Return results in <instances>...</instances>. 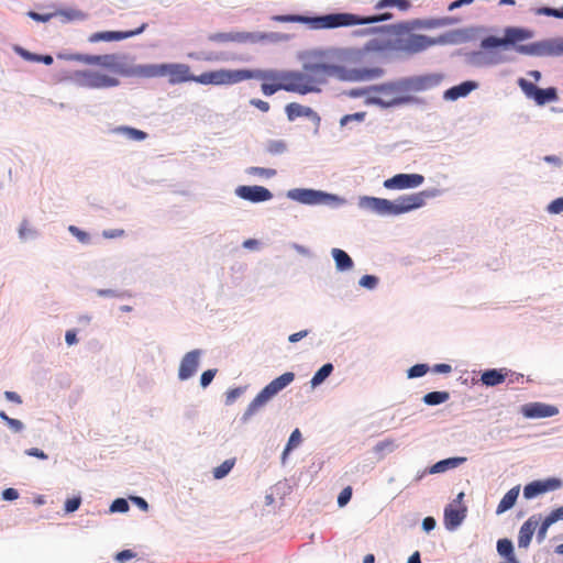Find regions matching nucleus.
<instances>
[{"label":"nucleus","instance_id":"f257e3e1","mask_svg":"<svg viewBox=\"0 0 563 563\" xmlns=\"http://www.w3.org/2000/svg\"><path fill=\"white\" fill-rule=\"evenodd\" d=\"M75 60L87 65H97L109 71L125 77L157 78L168 77L170 85H178L187 81H195L196 76L190 73L187 64H146L129 66L115 54L104 55H74Z\"/></svg>","mask_w":563,"mask_h":563},{"label":"nucleus","instance_id":"f03ea898","mask_svg":"<svg viewBox=\"0 0 563 563\" xmlns=\"http://www.w3.org/2000/svg\"><path fill=\"white\" fill-rule=\"evenodd\" d=\"M431 22L413 21L412 23H398L389 26L374 27L371 32L387 31L397 35L395 41H379L373 38L367 42L366 48L369 51H397L407 55H415L427 51L428 48L443 44L445 41L443 37H430L423 34L411 33L410 30L413 27H432Z\"/></svg>","mask_w":563,"mask_h":563},{"label":"nucleus","instance_id":"7ed1b4c3","mask_svg":"<svg viewBox=\"0 0 563 563\" xmlns=\"http://www.w3.org/2000/svg\"><path fill=\"white\" fill-rule=\"evenodd\" d=\"M393 14L389 12L371 15V16H361L353 13H331L316 18H308L299 14H284V15H274L272 19L276 22L284 23H306L310 24L314 29H335L341 26H352L360 24H372L380 21L390 20Z\"/></svg>","mask_w":563,"mask_h":563},{"label":"nucleus","instance_id":"20e7f679","mask_svg":"<svg viewBox=\"0 0 563 563\" xmlns=\"http://www.w3.org/2000/svg\"><path fill=\"white\" fill-rule=\"evenodd\" d=\"M335 67L327 64L305 65L302 71H280L277 79L284 81V90L307 95L320 91L319 86L327 81V78L334 74Z\"/></svg>","mask_w":563,"mask_h":563},{"label":"nucleus","instance_id":"39448f33","mask_svg":"<svg viewBox=\"0 0 563 563\" xmlns=\"http://www.w3.org/2000/svg\"><path fill=\"white\" fill-rule=\"evenodd\" d=\"M531 37V32L518 29V27H507L505 30L504 37H496V36H487L482 40L481 47L494 54L492 56V62L494 63H500L504 62L505 58L503 56H497L494 49H500V51H507L510 47L515 48L518 53L521 54H536L537 47L536 45H518L519 42H522L527 38Z\"/></svg>","mask_w":563,"mask_h":563},{"label":"nucleus","instance_id":"423d86ee","mask_svg":"<svg viewBox=\"0 0 563 563\" xmlns=\"http://www.w3.org/2000/svg\"><path fill=\"white\" fill-rule=\"evenodd\" d=\"M427 197L426 191H420L400 196L395 201L375 197H366L364 201L367 208L380 216H397L422 207Z\"/></svg>","mask_w":563,"mask_h":563},{"label":"nucleus","instance_id":"0eeeda50","mask_svg":"<svg viewBox=\"0 0 563 563\" xmlns=\"http://www.w3.org/2000/svg\"><path fill=\"white\" fill-rule=\"evenodd\" d=\"M255 73L249 69H217L196 76L195 81L201 85H234L243 80L252 79Z\"/></svg>","mask_w":563,"mask_h":563},{"label":"nucleus","instance_id":"6e6552de","mask_svg":"<svg viewBox=\"0 0 563 563\" xmlns=\"http://www.w3.org/2000/svg\"><path fill=\"white\" fill-rule=\"evenodd\" d=\"M372 90L376 93L373 102L382 107L388 108L411 101V97L406 92L402 79L375 86Z\"/></svg>","mask_w":563,"mask_h":563},{"label":"nucleus","instance_id":"1a4fd4ad","mask_svg":"<svg viewBox=\"0 0 563 563\" xmlns=\"http://www.w3.org/2000/svg\"><path fill=\"white\" fill-rule=\"evenodd\" d=\"M295 378V374L291 372L284 373L277 378L273 379L266 385L256 397L250 402L245 416L250 417L256 413L262 407H264L275 395L282 389L288 386Z\"/></svg>","mask_w":563,"mask_h":563},{"label":"nucleus","instance_id":"9d476101","mask_svg":"<svg viewBox=\"0 0 563 563\" xmlns=\"http://www.w3.org/2000/svg\"><path fill=\"white\" fill-rule=\"evenodd\" d=\"M73 78L78 86L88 89H104L120 85L118 78L92 69L76 70Z\"/></svg>","mask_w":563,"mask_h":563},{"label":"nucleus","instance_id":"9b49d317","mask_svg":"<svg viewBox=\"0 0 563 563\" xmlns=\"http://www.w3.org/2000/svg\"><path fill=\"white\" fill-rule=\"evenodd\" d=\"M518 85L526 97L533 99L538 106H544L545 103L553 102L559 99L558 91L554 87L542 89L523 78L518 80Z\"/></svg>","mask_w":563,"mask_h":563},{"label":"nucleus","instance_id":"f8f14e48","mask_svg":"<svg viewBox=\"0 0 563 563\" xmlns=\"http://www.w3.org/2000/svg\"><path fill=\"white\" fill-rule=\"evenodd\" d=\"M442 76L438 74H428L421 76H413L402 79L406 92H418L432 89L440 85Z\"/></svg>","mask_w":563,"mask_h":563},{"label":"nucleus","instance_id":"ddd939ff","mask_svg":"<svg viewBox=\"0 0 563 563\" xmlns=\"http://www.w3.org/2000/svg\"><path fill=\"white\" fill-rule=\"evenodd\" d=\"M424 178L420 174H397L384 181L387 189H407L416 188L423 183Z\"/></svg>","mask_w":563,"mask_h":563},{"label":"nucleus","instance_id":"4468645a","mask_svg":"<svg viewBox=\"0 0 563 563\" xmlns=\"http://www.w3.org/2000/svg\"><path fill=\"white\" fill-rule=\"evenodd\" d=\"M147 24L143 23L139 29L132 30V31H104V32H96L92 33L89 36V42L97 43V42H112V41H121L125 40L135 35L141 34L145 29Z\"/></svg>","mask_w":563,"mask_h":563},{"label":"nucleus","instance_id":"2eb2a0df","mask_svg":"<svg viewBox=\"0 0 563 563\" xmlns=\"http://www.w3.org/2000/svg\"><path fill=\"white\" fill-rule=\"evenodd\" d=\"M288 197L306 205H318L327 202L331 196L312 189H294L288 192Z\"/></svg>","mask_w":563,"mask_h":563},{"label":"nucleus","instance_id":"dca6fc26","mask_svg":"<svg viewBox=\"0 0 563 563\" xmlns=\"http://www.w3.org/2000/svg\"><path fill=\"white\" fill-rule=\"evenodd\" d=\"M254 78H261L264 82L261 86L262 92L265 96H272L278 90H284V81L282 79H277L276 77L280 75V71H254Z\"/></svg>","mask_w":563,"mask_h":563},{"label":"nucleus","instance_id":"f3484780","mask_svg":"<svg viewBox=\"0 0 563 563\" xmlns=\"http://www.w3.org/2000/svg\"><path fill=\"white\" fill-rule=\"evenodd\" d=\"M561 486V482L556 478H549L547 481H534L529 483L523 488V497L531 499L538 495L554 490Z\"/></svg>","mask_w":563,"mask_h":563},{"label":"nucleus","instance_id":"a211bd4d","mask_svg":"<svg viewBox=\"0 0 563 563\" xmlns=\"http://www.w3.org/2000/svg\"><path fill=\"white\" fill-rule=\"evenodd\" d=\"M236 194L242 199L252 202H262L272 199V192L262 186H240L236 189Z\"/></svg>","mask_w":563,"mask_h":563},{"label":"nucleus","instance_id":"6ab92c4d","mask_svg":"<svg viewBox=\"0 0 563 563\" xmlns=\"http://www.w3.org/2000/svg\"><path fill=\"white\" fill-rule=\"evenodd\" d=\"M521 412L526 418H547L555 416L559 410L552 405L531 402L525 405Z\"/></svg>","mask_w":563,"mask_h":563},{"label":"nucleus","instance_id":"aec40b11","mask_svg":"<svg viewBox=\"0 0 563 563\" xmlns=\"http://www.w3.org/2000/svg\"><path fill=\"white\" fill-rule=\"evenodd\" d=\"M199 356L200 352L198 350H194L183 357L178 371V377L181 380L190 378L196 373L199 365Z\"/></svg>","mask_w":563,"mask_h":563},{"label":"nucleus","instance_id":"412c9836","mask_svg":"<svg viewBox=\"0 0 563 563\" xmlns=\"http://www.w3.org/2000/svg\"><path fill=\"white\" fill-rule=\"evenodd\" d=\"M539 525V519L534 516L530 517L523 525L520 527L518 534V547L519 548H528L533 533Z\"/></svg>","mask_w":563,"mask_h":563},{"label":"nucleus","instance_id":"4be33fe9","mask_svg":"<svg viewBox=\"0 0 563 563\" xmlns=\"http://www.w3.org/2000/svg\"><path fill=\"white\" fill-rule=\"evenodd\" d=\"M286 114L288 120L294 121L300 117H307L313 121H320L318 113L309 107H305L297 102H291L286 106Z\"/></svg>","mask_w":563,"mask_h":563},{"label":"nucleus","instance_id":"5701e85b","mask_svg":"<svg viewBox=\"0 0 563 563\" xmlns=\"http://www.w3.org/2000/svg\"><path fill=\"white\" fill-rule=\"evenodd\" d=\"M465 508L457 509L453 505H448L444 509V526L448 530L456 529L465 518Z\"/></svg>","mask_w":563,"mask_h":563},{"label":"nucleus","instance_id":"b1692460","mask_svg":"<svg viewBox=\"0 0 563 563\" xmlns=\"http://www.w3.org/2000/svg\"><path fill=\"white\" fill-rule=\"evenodd\" d=\"M478 88V84L473 80L464 81L460 85L453 86L444 92V99L457 100L459 98L466 97L473 90Z\"/></svg>","mask_w":563,"mask_h":563},{"label":"nucleus","instance_id":"393cba45","mask_svg":"<svg viewBox=\"0 0 563 563\" xmlns=\"http://www.w3.org/2000/svg\"><path fill=\"white\" fill-rule=\"evenodd\" d=\"M508 372L504 368L488 369L482 374L481 380L486 386H496L505 382Z\"/></svg>","mask_w":563,"mask_h":563},{"label":"nucleus","instance_id":"a878e982","mask_svg":"<svg viewBox=\"0 0 563 563\" xmlns=\"http://www.w3.org/2000/svg\"><path fill=\"white\" fill-rule=\"evenodd\" d=\"M519 492H520V486L519 485L512 487L511 489H509L504 495L501 500L499 501V504L497 506V509H496V514L500 515V514L509 510L510 508H512L514 505L516 504V500H517L518 496H519Z\"/></svg>","mask_w":563,"mask_h":563},{"label":"nucleus","instance_id":"bb28decb","mask_svg":"<svg viewBox=\"0 0 563 563\" xmlns=\"http://www.w3.org/2000/svg\"><path fill=\"white\" fill-rule=\"evenodd\" d=\"M383 74L380 68H362L351 71L349 79L354 81L369 80L379 77Z\"/></svg>","mask_w":563,"mask_h":563},{"label":"nucleus","instance_id":"cd10ccee","mask_svg":"<svg viewBox=\"0 0 563 563\" xmlns=\"http://www.w3.org/2000/svg\"><path fill=\"white\" fill-rule=\"evenodd\" d=\"M267 38L264 33L251 32H231V42L235 43H256Z\"/></svg>","mask_w":563,"mask_h":563},{"label":"nucleus","instance_id":"c85d7f7f","mask_svg":"<svg viewBox=\"0 0 563 563\" xmlns=\"http://www.w3.org/2000/svg\"><path fill=\"white\" fill-rule=\"evenodd\" d=\"M466 461V457H450L442 461L437 462L430 468V473H443L450 468H455L459 465L463 464Z\"/></svg>","mask_w":563,"mask_h":563},{"label":"nucleus","instance_id":"c756f323","mask_svg":"<svg viewBox=\"0 0 563 563\" xmlns=\"http://www.w3.org/2000/svg\"><path fill=\"white\" fill-rule=\"evenodd\" d=\"M332 256L339 271H347L353 267V261L350 255L340 249L332 250Z\"/></svg>","mask_w":563,"mask_h":563},{"label":"nucleus","instance_id":"7c9ffc66","mask_svg":"<svg viewBox=\"0 0 563 563\" xmlns=\"http://www.w3.org/2000/svg\"><path fill=\"white\" fill-rule=\"evenodd\" d=\"M450 394L448 391H431L423 396L422 400L428 406H437L448 401Z\"/></svg>","mask_w":563,"mask_h":563},{"label":"nucleus","instance_id":"2f4dec72","mask_svg":"<svg viewBox=\"0 0 563 563\" xmlns=\"http://www.w3.org/2000/svg\"><path fill=\"white\" fill-rule=\"evenodd\" d=\"M333 372V365L331 363H327L321 366L317 373L311 378L310 383L312 387H317L321 383H323Z\"/></svg>","mask_w":563,"mask_h":563},{"label":"nucleus","instance_id":"473e14b6","mask_svg":"<svg viewBox=\"0 0 563 563\" xmlns=\"http://www.w3.org/2000/svg\"><path fill=\"white\" fill-rule=\"evenodd\" d=\"M497 551L501 556L506 558V561L516 559L514 554V545L509 539H500L497 541Z\"/></svg>","mask_w":563,"mask_h":563},{"label":"nucleus","instance_id":"72a5a7b5","mask_svg":"<svg viewBox=\"0 0 563 563\" xmlns=\"http://www.w3.org/2000/svg\"><path fill=\"white\" fill-rule=\"evenodd\" d=\"M287 150V144L283 140H271L265 144V152L271 155H280Z\"/></svg>","mask_w":563,"mask_h":563},{"label":"nucleus","instance_id":"f704fd0d","mask_svg":"<svg viewBox=\"0 0 563 563\" xmlns=\"http://www.w3.org/2000/svg\"><path fill=\"white\" fill-rule=\"evenodd\" d=\"M234 464H235L234 459L225 460L219 466L213 468V477L216 479H221V478L225 477L231 472Z\"/></svg>","mask_w":563,"mask_h":563},{"label":"nucleus","instance_id":"c9c22d12","mask_svg":"<svg viewBox=\"0 0 563 563\" xmlns=\"http://www.w3.org/2000/svg\"><path fill=\"white\" fill-rule=\"evenodd\" d=\"M386 7H397L400 10L405 11L408 10L410 7L409 0H379L375 4V9L379 10Z\"/></svg>","mask_w":563,"mask_h":563},{"label":"nucleus","instance_id":"e433bc0d","mask_svg":"<svg viewBox=\"0 0 563 563\" xmlns=\"http://www.w3.org/2000/svg\"><path fill=\"white\" fill-rule=\"evenodd\" d=\"M117 132L124 133L130 139L135 141H143L146 139L147 134L141 130L130 128V126H120L117 129Z\"/></svg>","mask_w":563,"mask_h":563},{"label":"nucleus","instance_id":"4c0bfd02","mask_svg":"<svg viewBox=\"0 0 563 563\" xmlns=\"http://www.w3.org/2000/svg\"><path fill=\"white\" fill-rule=\"evenodd\" d=\"M301 442V433L299 431V429H295L289 439H288V442H287V445L284 450V457L288 454L289 451H291L294 448L298 446L299 443Z\"/></svg>","mask_w":563,"mask_h":563},{"label":"nucleus","instance_id":"58836bf2","mask_svg":"<svg viewBox=\"0 0 563 563\" xmlns=\"http://www.w3.org/2000/svg\"><path fill=\"white\" fill-rule=\"evenodd\" d=\"M428 371L429 366L427 364H416L408 369L407 376L408 378L421 377L427 374Z\"/></svg>","mask_w":563,"mask_h":563},{"label":"nucleus","instance_id":"ea45409f","mask_svg":"<svg viewBox=\"0 0 563 563\" xmlns=\"http://www.w3.org/2000/svg\"><path fill=\"white\" fill-rule=\"evenodd\" d=\"M396 443H395V440L393 439H386V440H383L380 442H378L375 446H374V451L376 453H382V452H385V451H388V452H391L396 449Z\"/></svg>","mask_w":563,"mask_h":563},{"label":"nucleus","instance_id":"a19ab883","mask_svg":"<svg viewBox=\"0 0 563 563\" xmlns=\"http://www.w3.org/2000/svg\"><path fill=\"white\" fill-rule=\"evenodd\" d=\"M110 510L112 512H125L129 510V504L125 499L118 498L111 504Z\"/></svg>","mask_w":563,"mask_h":563},{"label":"nucleus","instance_id":"79ce46f5","mask_svg":"<svg viewBox=\"0 0 563 563\" xmlns=\"http://www.w3.org/2000/svg\"><path fill=\"white\" fill-rule=\"evenodd\" d=\"M69 232L78 239L81 243H88L90 240V236L87 232L80 230L79 228L75 225H70L68 228Z\"/></svg>","mask_w":563,"mask_h":563},{"label":"nucleus","instance_id":"37998d69","mask_svg":"<svg viewBox=\"0 0 563 563\" xmlns=\"http://www.w3.org/2000/svg\"><path fill=\"white\" fill-rule=\"evenodd\" d=\"M352 497V487L347 486L341 490L338 497V505L344 507Z\"/></svg>","mask_w":563,"mask_h":563},{"label":"nucleus","instance_id":"c03bdc74","mask_svg":"<svg viewBox=\"0 0 563 563\" xmlns=\"http://www.w3.org/2000/svg\"><path fill=\"white\" fill-rule=\"evenodd\" d=\"M251 175L264 176V177H273L276 174L275 169L263 168V167H251L247 170Z\"/></svg>","mask_w":563,"mask_h":563},{"label":"nucleus","instance_id":"a18cd8bd","mask_svg":"<svg viewBox=\"0 0 563 563\" xmlns=\"http://www.w3.org/2000/svg\"><path fill=\"white\" fill-rule=\"evenodd\" d=\"M548 211L550 213H554V214H558V213H561L563 212V197H560V198H556L554 199L549 206H548Z\"/></svg>","mask_w":563,"mask_h":563},{"label":"nucleus","instance_id":"49530a36","mask_svg":"<svg viewBox=\"0 0 563 563\" xmlns=\"http://www.w3.org/2000/svg\"><path fill=\"white\" fill-rule=\"evenodd\" d=\"M81 504L80 497H73L66 500L65 503V511L66 512H74L79 508Z\"/></svg>","mask_w":563,"mask_h":563},{"label":"nucleus","instance_id":"de8ad7c7","mask_svg":"<svg viewBox=\"0 0 563 563\" xmlns=\"http://www.w3.org/2000/svg\"><path fill=\"white\" fill-rule=\"evenodd\" d=\"M365 118V112H356L353 114H346L342 117L340 123L341 125H346L351 121H363Z\"/></svg>","mask_w":563,"mask_h":563},{"label":"nucleus","instance_id":"09e8293b","mask_svg":"<svg viewBox=\"0 0 563 563\" xmlns=\"http://www.w3.org/2000/svg\"><path fill=\"white\" fill-rule=\"evenodd\" d=\"M377 278L373 275H364L360 279V285L366 288H374L377 285Z\"/></svg>","mask_w":563,"mask_h":563},{"label":"nucleus","instance_id":"8fccbe9b","mask_svg":"<svg viewBox=\"0 0 563 563\" xmlns=\"http://www.w3.org/2000/svg\"><path fill=\"white\" fill-rule=\"evenodd\" d=\"M216 369H208L202 373L200 377V384L203 388L207 387L212 382V379L216 376Z\"/></svg>","mask_w":563,"mask_h":563},{"label":"nucleus","instance_id":"3c124183","mask_svg":"<svg viewBox=\"0 0 563 563\" xmlns=\"http://www.w3.org/2000/svg\"><path fill=\"white\" fill-rule=\"evenodd\" d=\"M545 519L551 523H555L559 520H563V506L551 511Z\"/></svg>","mask_w":563,"mask_h":563},{"label":"nucleus","instance_id":"603ef678","mask_svg":"<svg viewBox=\"0 0 563 563\" xmlns=\"http://www.w3.org/2000/svg\"><path fill=\"white\" fill-rule=\"evenodd\" d=\"M211 42L217 43H228L231 42V32L230 33H214L209 36Z\"/></svg>","mask_w":563,"mask_h":563},{"label":"nucleus","instance_id":"864d4df0","mask_svg":"<svg viewBox=\"0 0 563 563\" xmlns=\"http://www.w3.org/2000/svg\"><path fill=\"white\" fill-rule=\"evenodd\" d=\"M136 556V553L132 550H123L115 555V560L120 563H124L130 559H134Z\"/></svg>","mask_w":563,"mask_h":563},{"label":"nucleus","instance_id":"5fc2aeb1","mask_svg":"<svg viewBox=\"0 0 563 563\" xmlns=\"http://www.w3.org/2000/svg\"><path fill=\"white\" fill-rule=\"evenodd\" d=\"M550 526H552V525L544 518V520L542 521L541 526L539 527V530L537 533V538H538L539 542L544 540Z\"/></svg>","mask_w":563,"mask_h":563},{"label":"nucleus","instance_id":"6e6d98bb","mask_svg":"<svg viewBox=\"0 0 563 563\" xmlns=\"http://www.w3.org/2000/svg\"><path fill=\"white\" fill-rule=\"evenodd\" d=\"M252 106L261 110L262 112H267L269 110V103L267 101L261 100V99H252L250 101Z\"/></svg>","mask_w":563,"mask_h":563},{"label":"nucleus","instance_id":"4d7b16f0","mask_svg":"<svg viewBox=\"0 0 563 563\" xmlns=\"http://www.w3.org/2000/svg\"><path fill=\"white\" fill-rule=\"evenodd\" d=\"M33 230L30 228V224L26 220H24L21 225H20V230H19V234H20V238L21 239H25L27 238V235H31L33 234Z\"/></svg>","mask_w":563,"mask_h":563},{"label":"nucleus","instance_id":"13d9d810","mask_svg":"<svg viewBox=\"0 0 563 563\" xmlns=\"http://www.w3.org/2000/svg\"><path fill=\"white\" fill-rule=\"evenodd\" d=\"M25 454L29 456H34V457L41 459V460L47 459V454H45L42 450H40L37 448H31V449L26 450Z\"/></svg>","mask_w":563,"mask_h":563},{"label":"nucleus","instance_id":"bf43d9fd","mask_svg":"<svg viewBox=\"0 0 563 563\" xmlns=\"http://www.w3.org/2000/svg\"><path fill=\"white\" fill-rule=\"evenodd\" d=\"M19 497V493L15 488H7L2 492V498L4 500H15Z\"/></svg>","mask_w":563,"mask_h":563},{"label":"nucleus","instance_id":"052dcab7","mask_svg":"<svg viewBox=\"0 0 563 563\" xmlns=\"http://www.w3.org/2000/svg\"><path fill=\"white\" fill-rule=\"evenodd\" d=\"M242 394L241 388H233L227 391V404H232Z\"/></svg>","mask_w":563,"mask_h":563},{"label":"nucleus","instance_id":"680f3d73","mask_svg":"<svg viewBox=\"0 0 563 563\" xmlns=\"http://www.w3.org/2000/svg\"><path fill=\"white\" fill-rule=\"evenodd\" d=\"M435 525H437V522L433 517H426L422 521V528L427 532L433 530Z\"/></svg>","mask_w":563,"mask_h":563},{"label":"nucleus","instance_id":"e2e57ef3","mask_svg":"<svg viewBox=\"0 0 563 563\" xmlns=\"http://www.w3.org/2000/svg\"><path fill=\"white\" fill-rule=\"evenodd\" d=\"M7 424L15 432H20L23 429V423L18 419L10 418Z\"/></svg>","mask_w":563,"mask_h":563},{"label":"nucleus","instance_id":"0e129e2a","mask_svg":"<svg viewBox=\"0 0 563 563\" xmlns=\"http://www.w3.org/2000/svg\"><path fill=\"white\" fill-rule=\"evenodd\" d=\"M307 335H308V330H302V331H299V332L290 334L288 340L291 343H296V342L300 341L301 339H303Z\"/></svg>","mask_w":563,"mask_h":563},{"label":"nucleus","instance_id":"69168bd1","mask_svg":"<svg viewBox=\"0 0 563 563\" xmlns=\"http://www.w3.org/2000/svg\"><path fill=\"white\" fill-rule=\"evenodd\" d=\"M432 369L435 373L448 374L451 372L452 367L449 364L441 363V364H435Z\"/></svg>","mask_w":563,"mask_h":563},{"label":"nucleus","instance_id":"338daca9","mask_svg":"<svg viewBox=\"0 0 563 563\" xmlns=\"http://www.w3.org/2000/svg\"><path fill=\"white\" fill-rule=\"evenodd\" d=\"M65 341L68 345H73L77 343V335L76 332L73 330H68L65 334Z\"/></svg>","mask_w":563,"mask_h":563},{"label":"nucleus","instance_id":"774afa93","mask_svg":"<svg viewBox=\"0 0 563 563\" xmlns=\"http://www.w3.org/2000/svg\"><path fill=\"white\" fill-rule=\"evenodd\" d=\"M4 396H5V398L8 400L13 401L15 404H21L22 402L21 397L16 393H14V391H5Z\"/></svg>","mask_w":563,"mask_h":563}]
</instances>
